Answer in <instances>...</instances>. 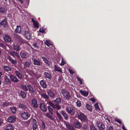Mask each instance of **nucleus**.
<instances>
[{"label": "nucleus", "instance_id": "1", "mask_svg": "<svg viewBox=\"0 0 130 130\" xmlns=\"http://www.w3.org/2000/svg\"><path fill=\"white\" fill-rule=\"evenodd\" d=\"M77 116L78 119L82 121H84L86 119V116L79 110L77 111Z\"/></svg>", "mask_w": 130, "mask_h": 130}, {"label": "nucleus", "instance_id": "2", "mask_svg": "<svg viewBox=\"0 0 130 130\" xmlns=\"http://www.w3.org/2000/svg\"><path fill=\"white\" fill-rule=\"evenodd\" d=\"M61 93L63 96L66 99L69 100L71 98L70 93L66 91L64 89H62L61 90Z\"/></svg>", "mask_w": 130, "mask_h": 130}, {"label": "nucleus", "instance_id": "3", "mask_svg": "<svg viewBox=\"0 0 130 130\" xmlns=\"http://www.w3.org/2000/svg\"><path fill=\"white\" fill-rule=\"evenodd\" d=\"M31 32L29 30H25L24 33V36L28 40L30 39L31 38Z\"/></svg>", "mask_w": 130, "mask_h": 130}, {"label": "nucleus", "instance_id": "4", "mask_svg": "<svg viewBox=\"0 0 130 130\" xmlns=\"http://www.w3.org/2000/svg\"><path fill=\"white\" fill-rule=\"evenodd\" d=\"M66 109L68 113L72 115L74 114L75 110L73 107L68 106H66Z\"/></svg>", "mask_w": 130, "mask_h": 130}, {"label": "nucleus", "instance_id": "5", "mask_svg": "<svg viewBox=\"0 0 130 130\" xmlns=\"http://www.w3.org/2000/svg\"><path fill=\"white\" fill-rule=\"evenodd\" d=\"M95 125L97 127H98L100 130L103 129L105 128V126L99 121L96 122L95 123Z\"/></svg>", "mask_w": 130, "mask_h": 130}, {"label": "nucleus", "instance_id": "6", "mask_svg": "<svg viewBox=\"0 0 130 130\" xmlns=\"http://www.w3.org/2000/svg\"><path fill=\"white\" fill-rule=\"evenodd\" d=\"M31 105L32 107L35 108H37L38 107L37 102L35 99H33L31 100Z\"/></svg>", "mask_w": 130, "mask_h": 130}, {"label": "nucleus", "instance_id": "7", "mask_svg": "<svg viewBox=\"0 0 130 130\" xmlns=\"http://www.w3.org/2000/svg\"><path fill=\"white\" fill-rule=\"evenodd\" d=\"M22 117L25 119H27L30 117V115L27 112H24L21 113Z\"/></svg>", "mask_w": 130, "mask_h": 130}, {"label": "nucleus", "instance_id": "8", "mask_svg": "<svg viewBox=\"0 0 130 130\" xmlns=\"http://www.w3.org/2000/svg\"><path fill=\"white\" fill-rule=\"evenodd\" d=\"M4 127L6 130H13L14 128V126L11 124H6Z\"/></svg>", "mask_w": 130, "mask_h": 130}, {"label": "nucleus", "instance_id": "9", "mask_svg": "<svg viewBox=\"0 0 130 130\" xmlns=\"http://www.w3.org/2000/svg\"><path fill=\"white\" fill-rule=\"evenodd\" d=\"M40 109L43 111L46 112L47 110V108L45 105L43 103H40Z\"/></svg>", "mask_w": 130, "mask_h": 130}, {"label": "nucleus", "instance_id": "10", "mask_svg": "<svg viewBox=\"0 0 130 130\" xmlns=\"http://www.w3.org/2000/svg\"><path fill=\"white\" fill-rule=\"evenodd\" d=\"M7 25V21L6 19H5L1 21L0 22V26L2 25L4 28H5Z\"/></svg>", "mask_w": 130, "mask_h": 130}, {"label": "nucleus", "instance_id": "11", "mask_svg": "<svg viewBox=\"0 0 130 130\" xmlns=\"http://www.w3.org/2000/svg\"><path fill=\"white\" fill-rule=\"evenodd\" d=\"M9 77L11 80L13 82H18L19 81V80L14 75L10 74L9 76Z\"/></svg>", "mask_w": 130, "mask_h": 130}, {"label": "nucleus", "instance_id": "12", "mask_svg": "<svg viewBox=\"0 0 130 130\" xmlns=\"http://www.w3.org/2000/svg\"><path fill=\"white\" fill-rule=\"evenodd\" d=\"M16 120V118L14 116H11L9 117L8 119V120L9 122L13 123Z\"/></svg>", "mask_w": 130, "mask_h": 130}, {"label": "nucleus", "instance_id": "13", "mask_svg": "<svg viewBox=\"0 0 130 130\" xmlns=\"http://www.w3.org/2000/svg\"><path fill=\"white\" fill-rule=\"evenodd\" d=\"M4 37L5 41L7 42H9L11 41V39L8 35H5Z\"/></svg>", "mask_w": 130, "mask_h": 130}, {"label": "nucleus", "instance_id": "14", "mask_svg": "<svg viewBox=\"0 0 130 130\" xmlns=\"http://www.w3.org/2000/svg\"><path fill=\"white\" fill-rule=\"evenodd\" d=\"M15 73L17 76L18 77V78L20 79H21L22 78V74L17 70L15 71Z\"/></svg>", "mask_w": 130, "mask_h": 130}, {"label": "nucleus", "instance_id": "15", "mask_svg": "<svg viewBox=\"0 0 130 130\" xmlns=\"http://www.w3.org/2000/svg\"><path fill=\"white\" fill-rule=\"evenodd\" d=\"M27 87L28 88L29 91L30 93L32 94L34 93H35V90H34L33 88L31 85H28Z\"/></svg>", "mask_w": 130, "mask_h": 130}, {"label": "nucleus", "instance_id": "16", "mask_svg": "<svg viewBox=\"0 0 130 130\" xmlns=\"http://www.w3.org/2000/svg\"><path fill=\"white\" fill-rule=\"evenodd\" d=\"M73 125L75 127L79 129L81 127L80 123L78 121L75 122L73 124Z\"/></svg>", "mask_w": 130, "mask_h": 130}, {"label": "nucleus", "instance_id": "17", "mask_svg": "<svg viewBox=\"0 0 130 130\" xmlns=\"http://www.w3.org/2000/svg\"><path fill=\"white\" fill-rule=\"evenodd\" d=\"M8 59L12 63L15 64H17L16 61L13 59L10 56H8Z\"/></svg>", "mask_w": 130, "mask_h": 130}, {"label": "nucleus", "instance_id": "18", "mask_svg": "<svg viewBox=\"0 0 130 130\" xmlns=\"http://www.w3.org/2000/svg\"><path fill=\"white\" fill-rule=\"evenodd\" d=\"M40 84L43 88H45L47 86L46 83L43 80H42L40 81Z\"/></svg>", "mask_w": 130, "mask_h": 130}, {"label": "nucleus", "instance_id": "19", "mask_svg": "<svg viewBox=\"0 0 130 130\" xmlns=\"http://www.w3.org/2000/svg\"><path fill=\"white\" fill-rule=\"evenodd\" d=\"M32 60L34 62V65L37 66L40 65V61L35 59H32Z\"/></svg>", "mask_w": 130, "mask_h": 130}, {"label": "nucleus", "instance_id": "20", "mask_svg": "<svg viewBox=\"0 0 130 130\" xmlns=\"http://www.w3.org/2000/svg\"><path fill=\"white\" fill-rule=\"evenodd\" d=\"M14 37L15 38H16V39H18V40H20L21 42H23V39L21 37H20L18 34H14Z\"/></svg>", "mask_w": 130, "mask_h": 130}, {"label": "nucleus", "instance_id": "21", "mask_svg": "<svg viewBox=\"0 0 130 130\" xmlns=\"http://www.w3.org/2000/svg\"><path fill=\"white\" fill-rule=\"evenodd\" d=\"M15 31L18 33H21V28L19 26H17V28L15 29Z\"/></svg>", "mask_w": 130, "mask_h": 130}, {"label": "nucleus", "instance_id": "22", "mask_svg": "<svg viewBox=\"0 0 130 130\" xmlns=\"http://www.w3.org/2000/svg\"><path fill=\"white\" fill-rule=\"evenodd\" d=\"M65 125L67 127L70 129L71 130H75L73 127L72 126L70 125L68 123H66Z\"/></svg>", "mask_w": 130, "mask_h": 130}, {"label": "nucleus", "instance_id": "23", "mask_svg": "<svg viewBox=\"0 0 130 130\" xmlns=\"http://www.w3.org/2000/svg\"><path fill=\"white\" fill-rule=\"evenodd\" d=\"M42 59H43L44 62L46 64L49 65L50 64V62L48 61V59L44 57H42Z\"/></svg>", "mask_w": 130, "mask_h": 130}, {"label": "nucleus", "instance_id": "24", "mask_svg": "<svg viewBox=\"0 0 130 130\" xmlns=\"http://www.w3.org/2000/svg\"><path fill=\"white\" fill-rule=\"evenodd\" d=\"M48 94L51 97H54L55 95L51 90H49L47 91Z\"/></svg>", "mask_w": 130, "mask_h": 130}, {"label": "nucleus", "instance_id": "25", "mask_svg": "<svg viewBox=\"0 0 130 130\" xmlns=\"http://www.w3.org/2000/svg\"><path fill=\"white\" fill-rule=\"evenodd\" d=\"M32 21L33 22V23L34 25V26L37 28H38V25L37 22H36L34 19L32 18L31 19Z\"/></svg>", "mask_w": 130, "mask_h": 130}, {"label": "nucleus", "instance_id": "26", "mask_svg": "<svg viewBox=\"0 0 130 130\" xmlns=\"http://www.w3.org/2000/svg\"><path fill=\"white\" fill-rule=\"evenodd\" d=\"M19 106L20 108L23 109H25L27 108L25 105L21 103L19 104Z\"/></svg>", "mask_w": 130, "mask_h": 130}, {"label": "nucleus", "instance_id": "27", "mask_svg": "<svg viewBox=\"0 0 130 130\" xmlns=\"http://www.w3.org/2000/svg\"><path fill=\"white\" fill-rule=\"evenodd\" d=\"M42 97L46 100H48L49 98V97L46 94H42L41 95Z\"/></svg>", "mask_w": 130, "mask_h": 130}, {"label": "nucleus", "instance_id": "28", "mask_svg": "<svg viewBox=\"0 0 130 130\" xmlns=\"http://www.w3.org/2000/svg\"><path fill=\"white\" fill-rule=\"evenodd\" d=\"M4 68L5 70L7 71H11V69L9 66H4Z\"/></svg>", "mask_w": 130, "mask_h": 130}, {"label": "nucleus", "instance_id": "29", "mask_svg": "<svg viewBox=\"0 0 130 130\" xmlns=\"http://www.w3.org/2000/svg\"><path fill=\"white\" fill-rule=\"evenodd\" d=\"M5 79L6 82L8 84H11V82L10 80L8 78L7 76H5Z\"/></svg>", "mask_w": 130, "mask_h": 130}, {"label": "nucleus", "instance_id": "30", "mask_svg": "<svg viewBox=\"0 0 130 130\" xmlns=\"http://www.w3.org/2000/svg\"><path fill=\"white\" fill-rule=\"evenodd\" d=\"M61 113L65 119L67 120L68 119V117L67 113H66L63 111H61Z\"/></svg>", "mask_w": 130, "mask_h": 130}, {"label": "nucleus", "instance_id": "31", "mask_svg": "<svg viewBox=\"0 0 130 130\" xmlns=\"http://www.w3.org/2000/svg\"><path fill=\"white\" fill-rule=\"evenodd\" d=\"M10 109L12 112L13 113H15L17 110L16 108L14 107H12L10 108Z\"/></svg>", "mask_w": 130, "mask_h": 130}, {"label": "nucleus", "instance_id": "32", "mask_svg": "<svg viewBox=\"0 0 130 130\" xmlns=\"http://www.w3.org/2000/svg\"><path fill=\"white\" fill-rule=\"evenodd\" d=\"M44 75L45 77H46V78H48L49 79L51 78V75L50 74L48 73L47 72H45L44 73Z\"/></svg>", "mask_w": 130, "mask_h": 130}, {"label": "nucleus", "instance_id": "33", "mask_svg": "<svg viewBox=\"0 0 130 130\" xmlns=\"http://www.w3.org/2000/svg\"><path fill=\"white\" fill-rule=\"evenodd\" d=\"M86 107L87 109L90 111L92 110L91 106L88 104H87L86 105Z\"/></svg>", "mask_w": 130, "mask_h": 130}, {"label": "nucleus", "instance_id": "34", "mask_svg": "<svg viewBox=\"0 0 130 130\" xmlns=\"http://www.w3.org/2000/svg\"><path fill=\"white\" fill-rule=\"evenodd\" d=\"M80 92L83 95L86 96H87L88 94V93L86 91H82L81 90Z\"/></svg>", "mask_w": 130, "mask_h": 130}, {"label": "nucleus", "instance_id": "35", "mask_svg": "<svg viewBox=\"0 0 130 130\" xmlns=\"http://www.w3.org/2000/svg\"><path fill=\"white\" fill-rule=\"evenodd\" d=\"M20 95L23 98H25L26 96V94L24 92L22 91H21Z\"/></svg>", "mask_w": 130, "mask_h": 130}, {"label": "nucleus", "instance_id": "36", "mask_svg": "<svg viewBox=\"0 0 130 130\" xmlns=\"http://www.w3.org/2000/svg\"><path fill=\"white\" fill-rule=\"evenodd\" d=\"M6 10L3 7H0V12L2 13H4L6 12Z\"/></svg>", "mask_w": 130, "mask_h": 130}, {"label": "nucleus", "instance_id": "37", "mask_svg": "<svg viewBox=\"0 0 130 130\" xmlns=\"http://www.w3.org/2000/svg\"><path fill=\"white\" fill-rule=\"evenodd\" d=\"M20 55L21 56L22 58H26V54L24 53H20Z\"/></svg>", "mask_w": 130, "mask_h": 130}, {"label": "nucleus", "instance_id": "38", "mask_svg": "<svg viewBox=\"0 0 130 130\" xmlns=\"http://www.w3.org/2000/svg\"><path fill=\"white\" fill-rule=\"evenodd\" d=\"M13 47L14 49L16 51H18L20 49L19 46L17 45L14 44L13 45Z\"/></svg>", "mask_w": 130, "mask_h": 130}, {"label": "nucleus", "instance_id": "39", "mask_svg": "<svg viewBox=\"0 0 130 130\" xmlns=\"http://www.w3.org/2000/svg\"><path fill=\"white\" fill-rule=\"evenodd\" d=\"M45 43L46 45L48 46H50L52 45V44L51 43L50 41L46 40Z\"/></svg>", "mask_w": 130, "mask_h": 130}, {"label": "nucleus", "instance_id": "40", "mask_svg": "<svg viewBox=\"0 0 130 130\" xmlns=\"http://www.w3.org/2000/svg\"><path fill=\"white\" fill-rule=\"evenodd\" d=\"M49 112L52 114L53 113V110L52 108L49 106L47 107Z\"/></svg>", "mask_w": 130, "mask_h": 130}, {"label": "nucleus", "instance_id": "41", "mask_svg": "<svg viewBox=\"0 0 130 130\" xmlns=\"http://www.w3.org/2000/svg\"><path fill=\"white\" fill-rule=\"evenodd\" d=\"M54 101L57 103H59L61 102V100L60 98H57L55 100H54Z\"/></svg>", "mask_w": 130, "mask_h": 130}, {"label": "nucleus", "instance_id": "42", "mask_svg": "<svg viewBox=\"0 0 130 130\" xmlns=\"http://www.w3.org/2000/svg\"><path fill=\"white\" fill-rule=\"evenodd\" d=\"M54 68L56 71L59 72H61V70L56 65L55 66Z\"/></svg>", "mask_w": 130, "mask_h": 130}, {"label": "nucleus", "instance_id": "43", "mask_svg": "<svg viewBox=\"0 0 130 130\" xmlns=\"http://www.w3.org/2000/svg\"><path fill=\"white\" fill-rule=\"evenodd\" d=\"M46 116L47 117L52 120H53L54 119V118L52 117V116L50 115L48 113H46Z\"/></svg>", "mask_w": 130, "mask_h": 130}, {"label": "nucleus", "instance_id": "44", "mask_svg": "<svg viewBox=\"0 0 130 130\" xmlns=\"http://www.w3.org/2000/svg\"><path fill=\"white\" fill-rule=\"evenodd\" d=\"M94 107L95 109L96 110L98 111L99 110H100L98 103H96L94 105Z\"/></svg>", "mask_w": 130, "mask_h": 130}, {"label": "nucleus", "instance_id": "45", "mask_svg": "<svg viewBox=\"0 0 130 130\" xmlns=\"http://www.w3.org/2000/svg\"><path fill=\"white\" fill-rule=\"evenodd\" d=\"M32 128L34 130H35L37 129V126L36 124H33L32 123Z\"/></svg>", "mask_w": 130, "mask_h": 130}, {"label": "nucleus", "instance_id": "46", "mask_svg": "<svg viewBox=\"0 0 130 130\" xmlns=\"http://www.w3.org/2000/svg\"><path fill=\"white\" fill-rule=\"evenodd\" d=\"M21 87L25 91H27L28 90V88L26 85H22Z\"/></svg>", "mask_w": 130, "mask_h": 130}, {"label": "nucleus", "instance_id": "47", "mask_svg": "<svg viewBox=\"0 0 130 130\" xmlns=\"http://www.w3.org/2000/svg\"><path fill=\"white\" fill-rule=\"evenodd\" d=\"M30 66V64L28 62H25L24 65V67L25 68L29 67Z\"/></svg>", "mask_w": 130, "mask_h": 130}, {"label": "nucleus", "instance_id": "48", "mask_svg": "<svg viewBox=\"0 0 130 130\" xmlns=\"http://www.w3.org/2000/svg\"><path fill=\"white\" fill-rule=\"evenodd\" d=\"M56 115L57 117H58L59 119L61 120V119L62 117H61V115L58 111H57L56 112Z\"/></svg>", "mask_w": 130, "mask_h": 130}, {"label": "nucleus", "instance_id": "49", "mask_svg": "<svg viewBox=\"0 0 130 130\" xmlns=\"http://www.w3.org/2000/svg\"><path fill=\"white\" fill-rule=\"evenodd\" d=\"M48 104H49L52 107L54 108H55V105L53 103L51 102H48Z\"/></svg>", "mask_w": 130, "mask_h": 130}, {"label": "nucleus", "instance_id": "50", "mask_svg": "<svg viewBox=\"0 0 130 130\" xmlns=\"http://www.w3.org/2000/svg\"><path fill=\"white\" fill-rule=\"evenodd\" d=\"M90 128L91 130H97L93 125H91L90 126Z\"/></svg>", "mask_w": 130, "mask_h": 130}, {"label": "nucleus", "instance_id": "51", "mask_svg": "<svg viewBox=\"0 0 130 130\" xmlns=\"http://www.w3.org/2000/svg\"><path fill=\"white\" fill-rule=\"evenodd\" d=\"M65 63L66 62L64 60L63 58H62V59L61 62L60 64V65L61 66L64 65V64H65Z\"/></svg>", "mask_w": 130, "mask_h": 130}, {"label": "nucleus", "instance_id": "52", "mask_svg": "<svg viewBox=\"0 0 130 130\" xmlns=\"http://www.w3.org/2000/svg\"><path fill=\"white\" fill-rule=\"evenodd\" d=\"M33 45L34 47L38 49L39 48V46L36 43H34Z\"/></svg>", "mask_w": 130, "mask_h": 130}, {"label": "nucleus", "instance_id": "53", "mask_svg": "<svg viewBox=\"0 0 130 130\" xmlns=\"http://www.w3.org/2000/svg\"><path fill=\"white\" fill-rule=\"evenodd\" d=\"M115 120L120 124H121L122 122L121 120L118 118H116Z\"/></svg>", "mask_w": 130, "mask_h": 130}, {"label": "nucleus", "instance_id": "54", "mask_svg": "<svg viewBox=\"0 0 130 130\" xmlns=\"http://www.w3.org/2000/svg\"><path fill=\"white\" fill-rule=\"evenodd\" d=\"M76 104L77 105L78 107H80L81 105V104L80 102L79 101H77L76 102Z\"/></svg>", "mask_w": 130, "mask_h": 130}, {"label": "nucleus", "instance_id": "55", "mask_svg": "<svg viewBox=\"0 0 130 130\" xmlns=\"http://www.w3.org/2000/svg\"><path fill=\"white\" fill-rule=\"evenodd\" d=\"M0 46L2 47L4 49H6V46L3 44L1 43L0 44Z\"/></svg>", "mask_w": 130, "mask_h": 130}, {"label": "nucleus", "instance_id": "56", "mask_svg": "<svg viewBox=\"0 0 130 130\" xmlns=\"http://www.w3.org/2000/svg\"><path fill=\"white\" fill-rule=\"evenodd\" d=\"M56 108L58 109H60L61 108L60 106L57 104H56L55 105V108Z\"/></svg>", "mask_w": 130, "mask_h": 130}, {"label": "nucleus", "instance_id": "57", "mask_svg": "<svg viewBox=\"0 0 130 130\" xmlns=\"http://www.w3.org/2000/svg\"><path fill=\"white\" fill-rule=\"evenodd\" d=\"M77 79L78 81H79L80 84H82V81L80 78H79V77H77Z\"/></svg>", "mask_w": 130, "mask_h": 130}, {"label": "nucleus", "instance_id": "58", "mask_svg": "<svg viewBox=\"0 0 130 130\" xmlns=\"http://www.w3.org/2000/svg\"><path fill=\"white\" fill-rule=\"evenodd\" d=\"M45 128V123L44 122H43L42 126V128L43 129H44Z\"/></svg>", "mask_w": 130, "mask_h": 130}, {"label": "nucleus", "instance_id": "59", "mask_svg": "<svg viewBox=\"0 0 130 130\" xmlns=\"http://www.w3.org/2000/svg\"><path fill=\"white\" fill-rule=\"evenodd\" d=\"M69 72L71 74H73L74 73V72L73 71V70L72 69H69Z\"/></svg>", "mask_w": 130, "mask_h": 130}, {"label": "nucleus", "instance_id": "60", "mask_svg": "<svg viewBox=\"0 0 130 130\" xmlns=\"http://www.w3.org/2000/svg\"><path fill=\"white\" fill-rule=\"evenodd\" d=\"M8 53H9V54L12 56L13 57H15L14 56V55L13 53V52H8Z\"/></svg>", "mask_w": 130, "mask_h": 130}, {"label": "nucleus", "instance_id": "61", "mask_svg": "<svg viewBox=\"0 0 130 130\" xmlns=\"http://www.w3.org/2000/svg\"><path fill=\"white\" fill-rule=\"evenodd\" d=\"M37 123V121L35 120V119H33L32 120V123H33V124H36V123Z\"/></svg>", "mask_w": 130, "mask_h": 130}, {"label": "nucleus", "instance_id": "62", "mask_svg": "<svg viewBox=\"0 0 130 130\" xmlns=\"http://www.w3.org/2000/svg\"><path fill=\"white\" fill-rule=\"evenodd\" d=\"M13 53L14 55H16V56H18V54L15 51L12 52Z\"/></svg>", "mask_w": 130, "mask_h": 130}, {"label": "nucleus", "instance_id": "63", "mask_svg": "<svg viewBox=\"0 0 130 130\" xmlns=\"http://www.w3.org/2000/svg\"><path fill=\"white\" fill-rule=\"evenodd\" d=\"M90 100L93 102H94L95 101V99L93 98H91Z\"/></svg>", "mask_w": 130, "mask_h": 130}, {"label": "nucleus", "instance_id": "64", "mask_svg": "<svg viewBox=\"0 0 130 130\" xmlns=\"http://www.w3.org/2000/svg\"><path fill=\"white\" fill-rule=\"evenodd\" d=\"M83 129L84 130H87V128L86 126H83Z\"/></svg>", "mask_w": 130, "mask_h": 130}]
</instances>
